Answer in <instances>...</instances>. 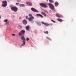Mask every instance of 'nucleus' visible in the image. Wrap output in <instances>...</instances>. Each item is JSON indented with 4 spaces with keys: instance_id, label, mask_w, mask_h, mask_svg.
<instances>
[{
    "instance_id": "f257e3e1",
    "label": "nucleus",
    "mask_w": 76,
    "mask_h": 76,
    "mask_svg": "<svg viewBox=\"0 0 76 76\" xmlns=\"http://www.w3.org/2000/svg\"><path fill=\"white\" fill-rule=\"evenodd\" d=\"M39 5L42 7H43L47 8L48 7V5L49 7H50L51 9H54V7L53 5L51 3H50L48 4V3H47L45 4L42 3L39 4Z\"/></svg>"
},
{
    "instance_id": "f03ea898",
    "label": "nucleus",
    "mask_w": 76,
    "mask_h": 76,
    "mask_svg": "<svg viewBox=\"0 0 76 76\" xmlns=\"http://www.w3.org/2000/svg\"><path fill=\"white\" fill-rule=\"evenodd\" d=\"M21 39L22 40H23V44H22V45L20 46V47H22V46H23V45H25V44H26V39L23 36H21Z\"/></svg>"
},
{
    "instance_id": "7ed1b4c3",
    "label": "nucleus",
    "mask_w": 76,
    "mask_h": 76,
    "mask_svg": "<svg viewBox=\"0 0 76 76\" xmlns=\"http://www.w3.org/2000/svg\"><path fill=\"white\" fill-rule=\"evenodd\" d=\"M11 9L12 11H13L15 12H16L18 10V8L16 7H12L11 8Z\"/></svg>"
},
{
    "instance_id": "20e7f679",
    "label": "nucleus",
    "mask_w": 76,
    "mask_h": 76,
    "mask_svg": "<svg viewBox=\"0 0 76 76\" xmlns=\"http://www.w3.org/2000/svg\"><path fill=\"white\" fill-rule=\"evenodd\" d=\"M3 4L2 5V6L3 7H6L7 6V1H2Z\"/></svg>"
},
{
    "instance_id": "39448f33",
    "label": "nucleus",
    "mask_w": 76,
    "mask_h": 76,
    "mask_svg": "<svg viewBox=\"0 0 76 76\" xmlns=\"http://www.w3.org/2000/svg\"><path fill=\"white\" fill-rule=\"evenodd\" d=\"M31 10L33 12H38V11L36 9H35V8H34L33 7L31 8Z\"/></svg>"
},
{
    "instance_id": "423d86ee",
    "label": "nucleus",
    "mask_w": 76,
    "mask_h": 76,
    "mask_svg": "<svg viewBox=\"0 0 76 76\" xmlns=\"http://www.w3.org/2000/svg\"><path fill=\"white\" fill-rule=\"evenodd\" d=\"M34 17H32L29 18H28V20H29V21L31 22V21H32V20H34Z\"/></svg>"
},
{
    "instance_id": "0eeeda50",
    "label": "nucleus",
    "mask_w": 76,
    "mask_h": 76,
    "mask_svg": "<svg viewBox=\"0 0 76 76\" xmlns=\"http://www.w3.org/2000/svg\"><path fill=\"white\" fill-rule=\"evenodd\" d=\"M22 22L23 23V24L24 25H26L28 23L27 21H26L25 19L23 20L22 21Z\"/></svg>"
},
{
    "instance_id": "6e6552de",
    "label": "nucleus",
    "mask_w": 76,
    "mask_h": 76,
    "mask_svg": "<svg viewBox=\"0 0 76 76\" xmlns=\"http://www.w3.org/2000/svg\"><path fill=\"white\" fill-rule=\"evenodd\" d=\"M26 4H27L28 5V6H31L32 5V3L29 2H26Z\"/></svg>"
},
{
    "instance_id": "1a4fd4ad",
    "label": "nucleus",
    "mask_w": 76,
    "mask_h": 76,
    "mask_svg": "<svg viewBox=\"0 0 76 76\" xmlns=\"http://www.w3.org/2000/svg\"><path fill=\"white\" fill-rule=\"evenodd\" d=\"M41 23L42 24H44V25H45L46 26H48V23H45L44 22H41Z\"/></svg>"
},
{
    "instance_id": "9d476101",
    "label": "nucleus",
    "mask_w": 76,
    "mask_h": 76,
    "mask_svg": "<svg viewBox=\"0 0 76 76\" xmlns=\"http://www.w3.org/2000/svg\"><path fill=\"white\" fill-rule=\"evenodd\" d=\"M25 31L23 30H22L20 31L21 34H22V35H24Z\"/></svg>"
},
{
    "instance_id": "9b49d317",
    "label": "nucleus",
    "mask_w": 76,
    "mask_h": 76,
    "mask_svg": "<svg viewBox=\"0 0 76 76\" xmlns=\"http://www.w3.org/2000/svg\"><path fill=\"white\" fill-rule=\"evenodd\" d=\"M26 29L27 31H29V29H30V27L29 26H28L26 27Z\"/></svg>"
},
{
    "instance_id": "f8f14e48",
    "label": "nucleus",
    "mask_w": 76,
    "mask_h": 76,
    "mask_svg": "<svg viewBox=\"0 0 76 76\" xmlns=\"http://www.w3.org/2000/svg\"><path fill=\"white\" fill-rule=\"evenodd\" d=\"M36 16H40V17H41V18H43V16H42V15L39 14H36Z\"/></svg>"
},
{
    "instance_id": "ddd939ff",
    "label": "nucleus",
    "mask_w": 76,
    "mask_h": 76,
    "mask_svg": "<svg viewBox=\"0 0 76 76\" xmlns=\"http://www.w3.org/2000/svg\"><path fill=\"white\" fill-rule=\"evenodd\" d=\"M56 16L58 18H61V15H59V14L58 13H57L56 14Z\"/></svg>"
},
{
    "instance_id": "4468645a",
    "label": "nucleus",
    "mask_w": 76,
    "mask_h": 76,
    "mask_svg": "<svg viewBox=\"0 0 76 76\" xmlns=\"http://www.w3.org/2000/svg\"><path fill=\"white\" fill-rule=\"evenodd\" d=\"M55 5L56 7H57V6H58V3L57 2H56L55 3Z\"/></svg>"
},
{
    "instance_id": "2eb2a0df",
    "label": "nucleus",
    "mask_w": 76,
    "mask_h": 76,
    "mask_svg": "<svg viewBox=\"0 0 76 76\" xmlns=\"http://www.w3.org/2000/svg\"><path fill=\"white\" fill-rule=\"evenodd\" d=\"M25 5L23 4H20L19 5L20 7H24Z\"/></svg>"
},
{
    "instance_id": "dca6fc26",
    "label": "nucleus",
    "mask_w": 76,
    "mask_h": 76,
    "mask_svg": "<svg viewBox=\"0 0 76 76\" xmlns=\"http://www.w3.org/2000/svg\"><path fill=\"white\" fill-rule=\"evenodd\" d=\"M57 20H58V21H59V22H62V21H63V20L60 18H58Z\"/></svg>"
},
{
    "instance_id": "f3484780",
    "label": "nucleus",
    "mask_w": 76,
    "mask_h": 76,
    "mask_svg": "<svg viewBox=\"0 0 76 76\" xmlns=\"http://www.w3.org/2000/svg\"><path fill=\"white\" fill-rule=\"evenodd\" d=\"M28 16H29V17H34V16H32V15L31 14H28Z\"/></svg>"
},
{
    "instance_id": "a211bd4d",
    "label": "nucleus",
    "mask_w": 76,
    "mask_h": 76,
    "mask_svg": "<svg viewBox=\"0 0 76 76\" xmlns=\"http://www.w3.org/2000/svg\"><path fill=\"white\" fill-rule=\"evenodd\" d=\"M49 1H50V3H53L54 1H53V0H49Z\"/></svg>"
},
{
    "instance_id": "6ab92c4d",
    "label": "nucleus",
    "mask_w": 76,
    "mask_h": 76,
    "mask_svg": "<svg viewBox=\"0 0 76 76\" xmlns=\"http://www.w3.org/2000/svg\"><path fill=\"white\" fill-rule=\"evenodd\" d=\"M48 39H49L50 41H51V39H50V38L49 37H46Z\"/></svg>"
},
{
    "instance_id": "aec40b11",
    "label": "nucleus",
    "mask_w": 76,
    "mask_h": 76,
    "mask_svg": "<svg viewBox=\"0 0 76 76\" xmlns=\"http://www.w3.org/2000/svg\"><path fill=\"white\" fill-rule=\"evenodd\" d=\"M45 34H48V31H45L44 32Z\"/></svg>"
},
{
    "instance_id": "412c9836",
    "label": "nucleus",
    "mask_w": 76,
    "mask_h": 76,
    "mask_svg": "<svg viewBox=\"0 0 76 76\" xmlns=\"http://www.w3.org/2000/svg\"><path fill=\"white\" fill-rule=\"evenodd\" d=\"M22 34H21V33L19 32V33H18V35H19L20 36H22Z\"/></svg>"
},
{
    "instance_id": "4be33fe9",
    "label": "nucleus",
    "mask_w": 76,
    "mask_h": 76,
    "mask_svg": "<svg viewBox=\"0 0 76 76\" xmlns=\"http://www.w3.org/2000/svg\"><path fill=\"white\" fill-rule=\"evenodd\" d=\"M19 4V2H18L16 3L15 5H16L17 6H18Z\"/></svg>"
},
{
    "instance_id": "5701e85b",
    "label": "nucleus",
    "mask_w": 76,
    "mask_h": 76,
    "mask_svg": "<svg viewBox=\"0 0 76 76\" xmlns=\"http://www.w3.org/2000/svg\"><path fill=\"white\" fill-rule=\"evenodd\" d=\"M51 20V21H52V22H53V23H56V21H54L52 20Z\"/></svg>"
},
{
    "instance_id": "b1692460",
    "label": "nucleus",
    "mask_w": 76,
    "mask_h": 76,
    "mask_svg": "<svg viewBox=\"0 0 76 76\" xmlns=\"http://www.w3.org/2000/svg\"><path fill=\"white\" fill-rule=\"evenodd\" d=\"M4 21L5 22H7V19L4 20Z\"/></svg>"
},
{
    "instance_id": "393cba45",
    "label": "nucleus",
    "mask_w": 76,
    "mask_h": 76,
    "mask_svg": "<svg viewBox=\"0 0 76 76\" xmlns=\"http://www.w3.org/2000/svg\"><path fill=\"white\" fill-rule=\"evenodd\" d=\"M48 26H52V24H48Z\"/></svg>"
},
{
    "instance_id": "a878e982",
    "label": "nucleus",
    "mask_w": 76,
    "mask_h": 76,
    "mask_svg": "<svg viewBox=\"0 0 76 76\" xmlns=\"http://www.w3.org/2000/svg\"><path fill=\"white\" fill-rule=\"evenodd\" d=\"M21 1V0H17V2H20Z\"/></svg>"
},
{
    "instance_id": "bb28decb",
    "label": "nucleus",
    "mask_w": 76,
    "mask_h": 76,
    "mask_svg": "<svg viewBox=\"0 0 76 76\" xmlns=\"http://www.w3.org/2000/svg\"><path fill=\"white\" fill-rule=\"evenodd\" d=\"M26 19H28V16H26Z\"/></svg>"
},
{
    "instance_id": "cd10ccee",
    "label": "nucleus",
    "mask_w": 76,
    "mask_h": 76,
    "mask_svg": "<svg viewBox=\"0 0 76 76\" xmlns=\"http://www.w3.org/2000/svg\"><path fill=\"white\" fill-rule=\"evenodd\" d=\"M45 13L44 12H41V14H42V15H44V14Z\"/></svg>"
},
{
    "instance_id": "c85d7f7f",
    "label": "nucleus",
    "mask_w": 76,
    "mask_h": 76,
    "mask_svg": "<svg viewBox=\"0 0 76 76\" xmlns=\"http://www.w3.org/2000/svg\"><path fill=\"white\" fill-rule=\"evenodd\" d=\"M43 15H44L45 16H47V15H46V14H45V13H44Z\"/></svg>"
},
{
    "instance_id": "c756f323",
    "label": "nucleus",
    "mask_w": 76,
    "mask_h": 76,
    "mask_svg": "<svg viewBox=\"0 0 76 76\" xmlns=\"http://www.w3.org/2000/svg\"><path fill=\"white\" fill-rule=\"evenodd\" d=\"M26 41H29V38H26Z\"/></svg>"
},
{
    "instance_id": "7c9ffc66",
    "label": "nucleus",
    "mask_w": 76,
    "mask_h": 76,
    "mask_svg": "<svg viewBox=\"0 0 76 76\" xmlns=\"http://www.w3.org/2000/svg\"><path fill=\"white\" fill-rule=\"evenodd\" d=\"M15 34H12V36H15Z\"/></svg>"
},
{
    "instance_id": "2f4dec72",
    "label": "nucleus",
    "mask_w": 76,
    "mask_h": 76,
    "mask_svg": "<svg viewBox=\"0 0 76 76\" xmlns=\"http://www.w3.org/2000/svg\"><path fill=\"white\" fill-rule=\"evenodd\" d=\"M0 19H1V16H0Z\"/></svg>"
}]
</instances>
